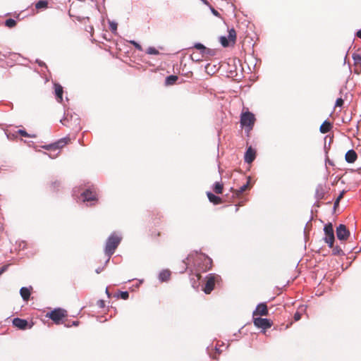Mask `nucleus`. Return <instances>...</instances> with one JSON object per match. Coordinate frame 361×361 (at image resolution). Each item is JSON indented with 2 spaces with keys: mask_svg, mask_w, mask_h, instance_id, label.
<instances>
[{
  "mask_svg": "<svg viewBox=\"0 0 361 361\" xmlns=\"http://www.w3.org/2000/svg\"><path fill=\"white\" fill-rule=\"evenodd\" d=\"M256 157V152L255 149L252 148V147H249L245 154V161L250 164L252 163Z\"/></svg>",
  "mask_w": 361,
  "mask_h": 361,
  "instance_id": "nucleus-13",
  "label": "nucleus"
},
{
  "mask_svg": "<svg viewBox=\"0 0 361 361\" xmlns=\"http://www.w3.org/2000/svg\"><path fill=\"white\" fill-rule=\"evenodd\" d=\"M344 191H342L340 195H338V197L336 198L335 202H334V205L336 206L338 204L339 202L341 201V200L343 198V195H344Z\"/></svg>",
  "mask_w": 361,
  "mask_h": 361,
  "instance_id": "nucleus-31",
  "label": "nucleus"
},
{
  "mask_svg": "<svg viewBox=\"0 0 361 361\" xmlns=\"http://www.w3.org/2000/svg\"><path fill=\"white\" fill-rule=\"evenodd\" d=\"M224 185L220 182H216L214 183L213 190L216 194H221L223 192Z\"/></svg>",
  "mask_w": 361,
  "mask_h": 361,
  "instance_id": "nucleus-22",
  "label": "nucleus"
},
{
  "mask_svg": "<svg viewBox=\"0 0 361 361\" xmlns=\"http://www.w3.org/2000/svg\"><path fill=\"white\" fill-rule=\"evenodd\" d=\"M226 197H227L228 199H229L228 194H226Z\"/></svg>",
  "mask_w": 361,
  "mask_h": 361,
  "instance_id": "nucleus-49",
  "label": "nucleus"
},
{
  "mask_svg": "<svg viewBox=\"0 0 361 361\" xmlns=\"http://www.w3.org/2000/svg\"><path fill=\"white\" fill-rule=\"evenodd\" d=\"M66 121H67V118H65L63 120H61V122L62 123V124H63V125L66 126H68V127H69V128H70V127H71V126L68 125V124L66 123Z\"/></svg>",
  "mask_w": 361,
  "mask_h": 361,
  "instance_id": "nucleus-41",
  "label": "nucleus"
},
{
  "mask_svg": "<svg viewBox=\"0 0 361 361\" xmlns=\"http://www.w3.org/2000/svg\"><path fill=\"white\" fill-rule=\"evenodd\" d=\"M207 195L209 200L214 204H219L223 202V200L221 197L216 196L215 195H214L213 193H212L210 192H208L207 193Z\"/></svg>",
  "mask_w": 361,
  "mask_h": 361,
  "instance_id": "nucleus-17",
  "label": "nucleus"
},
{
  "mask_svg": "<svg viewBox=\"0 0 361 361\" xmlns=\"http://www.w3.org/2000/svg\"><path fill=\"white\" fill-rule=\"evenodd\" d=\"M255 115L250 112H243L240 116V124L242 126L248 128L249 130L252 129V127L255 122Z\"/></svg>",
  "mask_w": 361,
  "mask_h": 361,
  "instance_id": "nucleus-4",
  "label": "nucleus"
},
{
  "mask_svg": "<svg viewBox=\"0 0 361 361\" xmlns=\"http://www.w3.org/2000/svg\"><path fill=\"white\" fill-rule=\"evenodd\" d=\"M120 295L123 300H127L129 298V293L128 291L121 292Z\"/></svg>",
  "mask_w": 361,
  "mask_h": 361,
  "instance_id": "nucleus-32",
  "label": "nucleus"
},
{
  "mask_svg": "<svg viewBox=\"0 0 361 361\" xmlns=\"http://www.w3.org/2000/svg\"><path fill=\"white\" fill-rule=\"evenodd\" d=\"M204 263L206 264L205 270L210 269L212 268V262L209 258H204Z\"/></svg>",
  "mask_w": 361,
  "mask_h": 361,
  "instance_id": "nucleus-28",
  "label": "nucleus"
},
{
  "mask_svg": "<svg viewBox=\"0 0 361 361\" xmlns=\"http://www.w3.org/2000/svg\"><path fill=\"white\" fill-rule=\"evenodd\" d=\"M228 38L231 43V44H234L236 41V32L235 29L231 28L228 30Z\"/></svg>",
  "mask_w": 361,
  "mask_h": 361,
  "instance_id": "nucleus-21",
  "label": "nucleus"
},
{
  "mask_svg": "<svg viewBox=\"0 0 361 361\" xmlns=\"http://www.w3.org/2000/svg\"><path fill=\"white\" fill-rule=\"evenodd\" d=\"M357 159V154L353 149L348 150L345 155V160L349 163L353 164L355 162Z\"/></svg>",
  "mask_w": 361,
  "mask_h": 361,
  "instance_id": "nucleus-14",
  "label": "nucleus"
},
{
  "mask_svg": "<svg viewBox=\"0 0 361 361\" xmlns=\"http://www.w3.org/2000/svg\"><path fill=\"white\" fill-rule=\"evenodd\" d=\"M97 306L100 308H104L105 307V302L103 300H99L97 301Z\"/></svg>",
  "mask_w": 361,
  "mask_h": 361,
  "instance_id": "nucleus-35",
  "label": "nucleus"
},
{
  "mask_svg": "<svg viewBox=\"0 0 361 361\" xmlns=\"http://www.w3.org/2000/svg\"><path fill=\"white\" fill-rule=\"evenodd\" d=\"M357 37L361 38V30H358L356 34Z\"/></svg>",
  "mask_w": 361,
  "mask_h": 361,
  "instance_id": "nucleus-43",
  "label": "nucleus"
},
{
  "mask_svg": "<svg viewBox=\"0 0 361 361\" xmlns=\"http://www.w3.org/2000/svg\"><path fill=\"white\" fill-rule=\"evenodd\" d=\"M171 272L169 269L162 270L159 274V279L161 282L168 281L171 278Z\"/></svg>",
  "mask_w": 361,
  "mask_h": 361,
  "instance_id": "nucleus-15",
  "label": "nucleus"
},
{
  "mask_svg": "<svg viewBox=\"0 0 361 361\" xmlns=\"http://www.w3.org/2000/svg\"><path fill=\"white\" fill-rule=\"evenodd\" d=\"M48 7V1H46V0H41V1H39L36 4H35V8L37 9H41V8H46Z\"/></svg>",
  "mask_w": 361,
  "mask_h": 361,
  "instance_id": "nucleus-24",
  "label": "nucleus"
},
{
  "mask_svg": "<svg viewBox=\"0 0 361 361\" xmlns=\"http://www.w3.org/2000/svg\"><path fill=\"white\" fill-rule=\"evenodd\" d=\"M190 57L191 59L193 60V61H201L202 59L199 57L198 54L193 52L191 55H190Z\"/></svg>",
  "mask_w": 361,
  "mask_h": 361,
  "instance_id": "nucleus-30",
  "label": "nucleus"
},
{
  "mask_svg": "<svg viewBox=\"0 0 361 361\" xmlns=\"http://www.w3.org/2000/svg\"><path fill=\"white\" fill-rule=\"evenodd\" d=\"M78 323H79V322H78V321H76V322H73V325H74V326H78Z\"/></svg>",
  "mask_w": 361,
  "mask_h": 361,
  "instance_id": "nucleus-45",
  "label": "nucleus"
},
{
  "mask_svg": "<svg viewBox=\"0 0 361 361\" xmlns=\"http://www.w3.org/2000/svg\"><path fill=\"white\" fill-rule=\"evenodd\" d=\"M221 279L220 276L215 274H209L206 277V283L203 288V291L206 294H209L214 290L215 283Z\"/></svg>",
  "mask_w": 361,
  "mask_h": 361,
  "instance_id": "nucleus-3",
  "label": "nucleus"
},
{
  "mask_svg": "<svg viewBox=\"0 0 361 361\" xmlns=\"http://www.w3.org/2000/svg\"><path fill=\"white\" fill-rule=\"evenodd\" d=\"M13 325L20 330H25L31 329L32 324H29L26 319H20L18 317L14 318L12 321Z\"/></svg>",
  "mask_w": 361,
  "mask_h": 361,
  "instance_id": "nucleus-9",
  "label": "nucleus"
},
{
  "mask_svg": "<svg viewBox=\"0 0 361 361\" xmlns=\"http://www.w3.org/2000/svg\"><path fill=\"white\" fill-rule=\"evenodd\" d=\"M219 41L221 44V45L224 47H228L231 43L230 42L228 37H225V36H221L219 39Z\"/></svg>",
  "mask_w": 361,
  "mask_h": 361,
  "instance_id": "nucleus-25",
  "label": "nucleus"
},
{
  "mask_svg": "<svg viewBox=\"0 0 361 361\" xmlns=\"http://www.w3.org/2000/svg\"><path fill=\"white\" fill-rule=\"evenodd\" d=\"M353 59L355 62V64H358L361 63V55L358 54H353Z\"/></svg>",
  "mask_w": 361,
  "mask_h": 361,
  "instance_id": "nucleus-27",
  "label": "nucleus"
},
{
  "mask_svg": "<svg viewBox=\"0 0 361 361\" xmlns=\"http://www.w3.org/2000/svg\"><path fill=\"white\" fill-rule=\"evenodd\" d=\"M81 196L82 197V201L94 202L92 204H95L97 202V194L95 190L94 189H87L82 194Z\"/></svg>",
  "mask_w": 361,
  "mask_h": 361,
  "instance_id": "nucleus-6",
  "label": "nucleus"
},
{
  "mask_svg": "<svg viewBox=\"0 0 361 361\" xmlns=\"http://www.w3.org/2000/svg\"><path fill=\"white\" fill-rule=\"evenodd\" d=\"M1 274V271H0V274Z\"/></svg>",
  "mask_w": 361,
  "mask_h": 361,
  "instance_id": "nucleus-50",
  "label": "nucleus"
},
{
  "mask_svg": "<svg viewBox=\"0 0 361 361\" xmlns=\"http://www.w3.org/2000/svg\"><path fill=\"white\" fill-rule=\"evenodd\" d=\"M331 128H332V124L329 121H325L320 126L319 130L322 133L324 134V133L329 132Z\"/></svg>",
  "mask_w": 361,
  "mask_h": 361,
  "instance_id": "nucleus-18",
  "label": "nucleus"
},
{
  "mask_svg": "<svg viewBox=\"0 0 361 361\" xmlns=\"http://www.w3.org/2000/svg\"><path fill=\"white\" fill-rule=\"evenodd\" d=\"M54 90L56 99L59 102H62L63 100V87L59 84H54Z\"/></svg>",
  "mask_w": 361,
  "mask_h": 361,
  "instance_id": "nucleus-16",
  "label": "nucleus"
},
{
  "mask_svg": "<svg viewBox=\"0 0 361 361\" xmlns=\"http://www.w3.org/2000/svg\"><path fill=\"white\" fill-rule=\"evenodd\" d=\"M194 47L200 51L202 57H205L210 52L209 49L200 43L195 44Z\"/></svg>",
  "mask_w": 361,
  "mask_h": 361,
  "instance_id": "nucleus-19",
  "label": "nucleus"
},
{
  "mask_svg": "<svg viewBox=\"0 0 361 361\" xmlns=\"http://www.w3.org/2000/svg\"><path fill=\"white\" fill-rule=\"evenodd\" d=\"M96 271L97 274H99L100 272L99 269H97Z\"/></svg>",
  "mask_w": 361,
  "mask_h": 361,
  "instance_id": "nucleus-47",
  "label": "nucleus"
},
{
  "mask_svg": "<svg viewBox=\"0 0 361 361\" xmlns=\"http://www.w3.org/2000/svg\"><path fill=\"white\" fill-rule=\"evenodd\" d=\"M131 43L135 46V47L138 50H142V47L135 41L131 42Z\"/></svg>",
  "mask_w": 361,
  "mask_h": 361,
  "instance_id": "nucleus-38",
  "label": "nucleus"
},
{
  "mask_svg": "<svg viewBox=\"0 0 361 361\" xmlns=\"http://www.w3.org/2000/svg\"><path fill=\"white\" fill-rule=\"evenodd\" d=\"M58 154H59V153H57L56 155H51V154H50V155H49V157H50L51 158H54L56 155H58Z\"/></svg>",
  "mask_w": 361,
  "mask_h": 361,
  "instance_id": "nucleus-46",
  "label": "nucleus"
},
{
  "mask_svg": "<svg viewBox=\"0 0 361 361\" xmlns=\"http://www.w3.org/2000/svg\"><path fill=\"white\" fill-rule=\"evenodd\" d=\"M67 316V311L61 308L55 309L46 314V317L51 319L56 324H65L66 326H70L64 321Z\"/></svg>",
  "mask_w": 361,
  "mask_h": 361,
  "instance_id": "nucleus-1",
  "label": "nucleus"
},
{
  "mask_svg": "<svg viewBox=\"0 0 361 361\" xmlns=\"http://www.w3.org/2000/svg\"><path fill=\"white\" fill-rule=\"evenodd\" d=\"M5 25L6 26L11 28L16 25V21L12 18H9L5 21Z\"/></svg>",
  "mask_w": 361,
  "mask_h": 361,
  "instance_id": "nucleus-26",
  "label": "nucleus"
},
{
  "mask_svg": "<svg viewBox=\"0 0 361 361\" xmlns=\"http://www.w3.org/2000/svg\"><path fill=\"white\" fill-rule=\"evenodd\" d=\"M253 323L257 328L262 329L264 330L269 329L273 323L268 319H263L261 317L253 318Z\"/></svg>",
  "mask_w": 361,
  "mask_h": 361,
  "instance_id": "nucleus-8",
  "label": "nucleus"
},
{
  "mask_svg": "<svg viewBox=\"0 0 361 361\" xmlns=\"http://www.w3.org/2000/svg\"><path fill=\"white\" fill-rule=\"evenodd\" d=\"M161 235V233L159 231L157 233H152V237L154 238H157Z\"/></svg>",
  "mask_w": 361,
  "mask_h": 361,
  "instance_id": "nucleus-39",
  "label": "nucleus"
},
{
  "mask_svg": "<svg viewBox=\"0 0 361 361\" xmlns=\"http://www.w3.org/2000/svg\"><path fill=\"white\" fill-rule=\"evenodd\" d=\"M196 276L197 277V280H200L201 279V275L200 274H196Z\"/></svg>",
  "mask_w": 361,
  "mask_h": 361,
  "instance_id": "nucleus-44",
  "label": "nucleus"
},
{
  "mask_svg": "<svg viewBox=\"0 0 361 361\" xmlns=\"http://www.w3.org/2000/svg\"><path fill=\"white\" fill-rule=\"evenodd\" d=\"M294 320L295 321H299L300 319H301V314L299 312H296L295 314H294Z\"/></svg>",
  "mask_w": 361,
  "mask_h": 361,
  "instance_id": "nucleus-34",
  "label": "nucleus"
},
{
  "mask_svg": "<svg viewBox=\"0 0 361 361\" xmlns=\"http://www.w3.org/2000/svg\"><path fill=\"white\" fill-rule=\"evenodd\" d=\"M121 238L115 233L111 234L106 240L105 247V253L107 256H111L118 245L120 244Z\"/></svg>",
  "mask_w": 361,
  "mask_h": 361,
  "instance_id": "nucleus-2",
  "label": "nucleus"
},
{
  "mask_svg": "<svg viewBox=\"0 0 361 361\" xmlns=\"http://www.w3.org/2000/svg\"><path fill=\"white\" fill-rule=\"evenodd\" d=\"M324 231L326 235L324 241L330 247H333L335 238L332 224L331 223L326 224Z\"/></svg>",
  "mask_w": 361,
  "mask_h": 361,
  "instance_id": "nucleus-5",
  "label": "nucleus"
},
{
  "mask_svg": "<svg viewBox=\"0 0 361 361\" xmlns=\"http://www.w3.org/2000/svg\"><path fill=\"white\" fill-rule=\"evenodd\" d=\"M344 101L342 98H338L336 101V106H342L343 105Z\"/></svg>",
  "mask_w": 361,
  "mask_h": 361,
  "instance_id": "nucleus-33",
  "label": "nucleus"
},
{
  "mask_svg": "<svg viewBox=\"0 0 361 361\" xmlns=\"http://www.w3.org/2000/svg\"><path fill=\"white\" fill-rule=\"evenodd\" d=\"M336 235L338 240H345L349 237L350 232L345 225L340 224L336 228Z\"/></svg>",
  "mask_w": 361,
  "mask_h": 361,
  "instance_id": "nucleus-10",
  "label": "nucleus"
},
{
  "mask_svg": "<svg viewBox=\"0 0 361 361\" xmlns=\"http://www.w3.org/2000/svg\"><path fill=\"white\" fill-rule=\"evenodd\" d=\"M70 141H71L70 137H66L60 139L59 140H58L57 142H56L53 144L45 146L44 148L48 150L55 151V150L61 149L65 145H66Z\"/></svg>",
  "mask_w": 361,
  "mask_h": 361,
  "instance_id": "nucleus-7",
  "label": "nucleus"
},
{
  "mask_svg": "<svg viewBox=\"0 0 361 361\" xmlns=\"http://www.w3.org/2000/svg\"><path fill=\"white\" fill-rule=\"evenodd\" d=\"M106 293H107V294L109 295V291H108V289H107V288H106Z\"/></svg>",
  "mask_w": 361,
  "mask_h": 361,
  "instance_id": "nucleus-48",
  "label": "nucleus"
},
{
  "mask_svg": "<svg viewBox=\"0 0 361 361\" xmlns=\"http://www.w3.org/2000/svg\"><path fill=\"white\" fill-rule=\"evenodd\" d=\"M21 297L24 300H28L30 296V291L27 288L23 287L20 290Z\"/></svg>",
  "mask_w": 361,
  "mask_h": 361,
  "instance_id": "nucleus-20",
  "label": "nucleus"
},
{
  "mask_svg": "<svg viewBox=\"0 0 361 361\" xmlns=\"http://www.w3.org/2000/svg\"><path fill=\"white\" fill-rule=\"evenodd\" d=\"M147 53L149 54L157 55L159 54V51L156 49L154 47H149L147 50Z\"/></svg>",
  "mask_w": 361,
  "mask_h": 361,
  "instance_id": "nucleus-29",
  "label": "nucleus"
},
{
  "mask_svg": "<svg viewBox=\"0 0 361 361\" xmlns=\"http://www.w3.org/2000/svg\"><path fill=\"white\" fill-rule=\"evenodd\" d=\"M110 29L112 30V31H116V29H117V24L115 23H110Z\"/></svg>",
  "mask_w": 361,
  "mask_h": 361,
  "instance_id": "nucleus-37",
  "label": "nucleus"
},
{
  "mask_svg": "<svg viewBox=\"0 0 361 361\" xmlns=\"http://www.w3.org/2000/svg\"><path fill=\"white\" fill-rule=\"evenodd\" d=\"M18 133L21 135V136H23V137H30L27 133L24 130H18Z\"/></svg>",
  "mask_w": 361,
  "mask_h": 361,
  "instance_id": "nucleus-36",
  "label": "nucleus"
},
{
  "mask_svg": "<svg viewBox=\"0 0 361 361\" xmlns=\"http://www.w3.org/2000/svg\"><path fill=\"white\" fill-rule=\"evenodd\" d=\"M178 80V76L176 75H169L166 78V85H173L176 80Z\"/></svg>",
  "mask_w": 361,
  "mask_h": 361,
  "instance_id": "nucleus-23",
  "label": "nucleus"
},
{
  "mask_svg": "<svg viewBox=\"0 0 361 361\" xmlns=\"http://www.w3.org/2000/svg\"><path fill=\"white\" fill-rule=\"evenodd\" d=\"M268 314L269 311L266 303H259L253 312V318H255L256 316H267Z\"/></svg>",
  "mask_w": 361,
  "mask_h": 361,
  "instance_id": "nucleus-11",
  "label": "nucleus"
},
{
  "mask_svg": "<svg viewBox=\"0 0 361 361\" xmlns=\"http://www.w3.org/2000/svg\"><path fill=\"white\" fill-rule=\"evenodd\" d=\"M212 13H213V14H214V15H215L216 16H220L219 13L217 11H216L214 8H212Z\"/></svg>",
  "mask_w": 361,
  "mask_h": 361,
  "instance_id": "nucleus-42",
  "label": "nucleus"
},
{
  "mask_svg": "<svg viewBox=\"0 0 361 361\" xmlns=\"http://www.w3.org/2000/svg\"><path fill=\"white\" fill-rule=\"evenodd\" d=\"M333 252L335 255H339L341 252H342V250L336 247V249H334Z\"/></svg>",
  "mask_w": 361,
  "mask_h": 361,
  "instance_id": "nucleus-40",
  "label": "nucleus"
},
{
  "mask_svg": "<svg viewBox=\"0 0 361 361\" xmlns=\"http://www.w3.org/2000/svg\"><path fill=\"white\" fill-rule=\"evenodd\" d=\"M249 184L250 178H248L246 184H244L239 189H233V188H231V191L232 192V199L239 198L242 195V194L249 188Z\"/></svg>",
  "mask_w": 361,
  "mask_h": 361,
  "instance_id": "nucleus-12",
  "label": "nucleus"
}]
</instances>
